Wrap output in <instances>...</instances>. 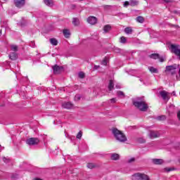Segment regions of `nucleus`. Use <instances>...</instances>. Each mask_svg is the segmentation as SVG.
Returning a JSON list of instances; mask_svg holds the SVG:
<instances>
[{
  "mask_svg": "<svg viewBox=\"0 0 180 180\" xmlns=\"http://www.w3.org/2000/svg\"><path fill=\"white\" fill-rule=\"evenodd\" d=\"M173 94L175 95V93L173 92Z\"/></svg>",
  "mask_w": 180,
  "mask_h": 180,
  "instance_id": "3c124183",
  "label": "nucleus"
},
{
  "mask_svg": "<svg viewBox=\"0 0 180 180\" xmlns=\"http://www.w3.org/2000/svg\"><path fill=\"white\" fill-rule=\"evenodd\" d=\"M44 3L46 6H53L54 5V1H53V0H44Z\"/></svg>",
  "mask_w": 180,
  "mask_h": 180,
  "instance_id": "dca6fc26",
  "label": "nucleus"
},
{
  "mask_svg": "<svg viewBox=\"0 0 180 180\" xmlns=\"http://www.w3.org/2000/svg\"><path fill=\"white\" fill-rule=\"evenodd\" d=\"M130 6H137L139 5V1L137 0H130L129 1Z\"/></svg>",
  "mask_w": 180,
  "mask_h": 180,
  "instance_id": "aec40b11",
  "label": "nucleus"
},
{
  "mask_svg": "<svg viewBox=\"0 0 180 180\" xmlns=\"http://www.w3.org/2000/svg\"><path fill=\"white\" fill-rule=\"evenodd\" d=\"M177 117H178L179 120H180V111H179L177 113Z\"/></svg>",
  "mask_w": 180,
  "mask_h": 180,
  "instance_id": "c03bdc74",
  "label": "nucleus"
},
{
  "mask_svg": "<svg viewBox=\"0 0 180 180\" xmlns=\"http://www.w3.org/2000/svg\"><path fill=\"white\" fill-rule=\"evenodd\" d=\"M175 110V106L174 105H170L167 108V112L169 113H172Z\"/></svg>",
  "mask_w": 180,
  "mask_h": 180,
  "instance_id": "4be33fe9",
  "label": "nucleus"
},
{
  "mask_svg": "<svg viewBox=\"0 0 180 180\" xmlns=\"http://www.w3.org/2000/svg\"><path fill=\"white\" fill-rule=\"evenodd\" d=\"M72 24L74 26H79V19L75 18L72 20Z\"/></svg>",
  "mask_w": 180,
  "mask_h": 180,
  "instance_id": "5701e85b",
  "label": "nucleus"
},
{
  "mask_svg": "<svg viewBox=\"0 0 180 180\" xmlns=\"http://www.w3.org/2000/svg\"><path fill=\"white\" fill-rule=\"evenodd\" d=\"M150 58H153L154 60H157L159 59V61H160V63H164V61H165V58L164 57H160V55L157 54V53H153L151 54L150 56Z\"/></svg>",
  "mask_w": 180,
  "mask_h": 180,
  "instance_id": "0eeeda50",
  "label": "nucleus"
},
{
  "mask_svg": "<svg viewBox=\"0 0 180 180\" xmlns=\"http://www.w3.org/2000/svg\"><path fill=\"white\" fill-rule=\"evenodd\" d=\"M14 4L17 8H22L25 6V0H14Z\"/></svg>",
  "mask_w": 180,
  "mask_h": 180,
  "instance_id": "9d476101",
  "label": "nucleus"
},
{
  "mask_svg": "<svg viewBox=\"0 0 180 180\" xmlns=\"http://www.w3.org/2000/svg\"><path fill=\"white\" fill-rule=\"evenodd\" d=\"M9 58H10V60H13V61H15V60H16V58H18V54H16V53H15V52H13L11 53H10Z\"/></svg>",
  "mask_w": 180,
  "mask_h": 180,
  "instance_id": "f3484780",
  "label": "nucleus"
},
{
  "mask_svg": "<svg viewBox=\"0 0 180 180\" xmlns=\"http://www.w3.org/2000/svg\"><path fill=\"white\" fill-rule=\"evenodd\" d=\"M149 137L150 139H157V137H160V132L157 131H150L149 133Z\"/></svg>",
  "mask_w": 180,
  "mask_h": 180,
  "instance_id": "1a4fd4ad",
  "label": "nucleus"
},
{
  "mask_svg": "<svg viewBox=\"0 0 180 180\" xmlns=\"http://www.w3.org/2000/svg\"><path fill=\"white\" fill-rule=\"evenodd\" d=\"M112 131L113 136L115 137L117 141H120L121 143H124V141H127V138L126 137V135L123 134L121 131H119L116 128H113Z\"/></svg>",
  "mask_w": 180,
  "mask_h": 180,
  "instance_id": "f03ea898",
  "label": "nucleus"
},
{
  "mask_svg": "<svg viewBox=\"0 0 180 180\" xmlns=\"http://www.w3.org/2000/svg\"><path fill=\"white\" fill-rule=\"evenodd\" d=\"M63 35L66 39H68L70 36H71V33L70 32V30H63Z\"/></svg>",
  "mask_w": 180,
  "mask_h": 180,
  "instance_id": "6ab92c4d",
  "label": "nucleus"
},
{
  "mask_svg": "<svg viewBox=\"0 0 180 180\" xmlns=\"http://www.w3.org/2000/svg\"><path fill=\"white\" fill-rule=\"evenodd\" d=\"M169 50L175 56H177L179 59L180 60V46L178 44H170L168 46Z\"/></svg>",
  "mask_w": 180,
  "mask_h": 180,
  "instance_id": "7ed1b4c3",
  "label": "nucleus"
},
{
  "mask_svg": "<svg viewBox=\"0 0 180 180\" xmlns=\"http://www.w3.org/2000/svg\"><path fill=\"white\" fill-rule=\"evenodd\" d=\"M87 22L90 25H96V22H98V20L94 16H90L87 18Z\"/></svg>",
  "mask_w": 180,
  "mask_h": 180,
  "instance_id": "9b49d317",
  "label": "nucleus"
},
{
  "mask_svg": "<svg viewBox=\"0 0 180 180\" xmlns=\"http://www.w3.org/2000/svg\"><path fill=\"white\" fill-rule=\"evenodd\" d=\"M50 43L52 44V46H57L58 44V41L55 38L50 39Z\"/></svg>",
  "mask_w": 180,
  "mask_h": 180,
  "instance_id": "412c9836",
  "label": "nucleus"
},
{
  "mask_svg": "<svg viewBox=\"0 0 180 180\" xmlns=\"http://www.w3.org/2000/svg\"><path fill=\"white\" fill-rule=\"evenodd\" d=\"M148 70L152 74H158V70L154 67H149Z\"/></svg>",
  "mask_w": 180,
  "mask_h": 180,
  "instance_id": "a211bd4d",
  "label": "nucleus"
},
{
  "mask_svg": "<svg viewBox=\"0 0 180 180\" xmlns=\"http://www.w3.org/2000/svg\"><path fill=\"white\" fill-rule=\"evenodd\" d=\"M117 96L120 98H124V93L123 91H117Z\"/></svg>",
  "mask_w": 180,
  "mask_h": 180,
  "instance_id": "c756f323",
  "label": "nucleus"
},
{
  "mask_svg": "<svg viewBox=\"0 0 180 180\" xmlns=\"http://www.w3.org/2000/svg\"><path fill=\"white\" fill-rule=\"evenodd\" d=\"M4 1H8V0H4Z\"/></svg>",
  "mask_w": 180,
  "mask_h": 180,
  "instance_id": "603ef678",
  "label": "nucleus"
},
{
  "mask_svg": "<svg viewBox=\"0 0 180 180\" xmlns=\"http://www.w3.org/2000/svg\"><path fill=\"white\" fill-rule=\"evenodd\" d=\"M165 2H167V3H168V2H171V0H163Z\"/></svg>",
  "mask_w": 180,
  "mask_h": 180,
  "instance_id": "49530a36",
  "label": "nucleus"
},
{
  "mask_svg": "<svg viewBox=\"0 0 180 180\" xmlns=\"http://www.w3.org/2000/svg\"><path fill=\"white\" fill-rule=\"evenodd\" d=\"M165 171L166 172H171V171H172V168H171V167H166V168H165Z\"/></svg>",
  "mask_w": 180,
  "mask_h": 180,
  "instance_id": "58836bf2",
  "label": "nucleus"
},
{
  "mask_svg": "<svg viewBox=\"0 0 180 180\" xmlns=\"http://www.w3.org/2000/svg\"><path fill=\"white\" fill-rule=\"evenodd\" d=\"M133 103L134 107L137 108L141 112H146L147 109H148V104L146 103L144 98H138L134 101Z\"/></svg>",
  "mask_w": 180,
  "mask_h": 180,
  "instance_id": "f257e3e1",
  "label": "nucleus"
},
{
  "mask_svg": "<svg viewBox=\"0 0 180 180\" xmlns=\"http://www.w3.org/2000/svg\"><path fill=\"white\" fill-rule=\"evenodd\" d=\"M11 48L13 51H18V46L16 45H11Z\"/></svg>",
  "mask_w": 180,
  "mask_h": 180,
  "instance_id": "c85d7f7f",
  "label": "nucleus"
},
{
  "mask_svg": "<svg viewBox=\"0 0 180 180\" xmlns=\"http://www.w3.org/2000/svg\"><path fill=\"white\" fill-rule=\"evenodd\" d=\"M53 70L54 74H60V72H63V71H64V68L63 67H60L57 65L53 67Z\"/></svg>",
  "mask_w": 180,
  "mask_h": 180,
  "instance_id": "6e6552de",
  "label": "nucleus"
},
{
  "mask_svg": "<svg viewBox=\"0 0 180 180\" xmlns=\"http://www.w3.org/2000/svg\"><path fill=\"white\" fill-rule=\"evenodd\" d=\"M110 101L111 103H116L117 100H116V98H111Z\"/></svg>",
  "mask_w": 180,
  "mask_h": 180,
  "instance_id": "79ce46f5",
  "label": "nucleus"
},
{
  "mask_svg": "<svg viewBox=\"0 0 180 180\" xmlns=\"http://www.w3.org/2000/svg\"><path fill=\"white\" fill-rule=\"evenodd\" d=\"M179 68V74H180V68L179 65L174 64L173 65H169L166 67V71L169 72H174L175 70H178Z\"/></svg>",
  "mask_w": 180,
  "mask_h": 180,
  "instance_id": "20e7f679",
  "label": "nucleus"
},
{
  "mask_svg": "<svg viewBox=\"0 0 180 180\" xmlns=\"http://www.w3.org/2000/svg\"><path fill=\"white\" fill-rule=\"evenodd\" d=\"M79 99H81V96L79 95H76L75 96V101H79Z\"/></svg>",
  "mask_w": 180,
  "mask_h": 180,
  "instance_id": "ea45409f",
  "label": "nucleus"
},
{
  "mask_svg": "<svg viewBox=\"0 0 180 180\" xmlns=\"http://www.w3.org/2000/svg\"><path fill=\"white\" fill-rule=\"evenodd\" d=\"M81 137H82V131H79V133L77 135V139H81Z\"/></svg>",
  "mask_w": 180,
  "mask_h": 180,
  "instance_id": "c9c22d12",
  "label": "nucleus"
},
{
  "mask_svg": "<svg viewBox=\"0 0 180 180\" xmlns=\"http://www.w3.org/2000/svg\"><path fill=\"white\" fill-rule=\"evenodd\" d=\"M106 64H108V58H104L103 60L102 61V65H106Z\"/></svg>",
  "mask_w": 180,
  "mask_h": 180,
  "instance_id": "e433bc0d",
  "label": "nucleus"
},
{
  "mask_svg": "<svg viewBox=\"0 0 180 180\" xmlns=\"http://www.w3.org/2000/svg\"><path fill=\"white\" fill-rule=\"evenodd\" d=\"M165 119H167V117L165 115L158 117V120H165Z\"/></svg>",
  "mask_w": 180,
  "mask_h": 180,
  "instance_id": "2f4dec72",
  "label": "nucleus"
},
{
  "mask_svg": "<svg viewBox=\"0 0 180 180\" xmlns=\"http://www.w3.org/2000/svg\"><path fill=\"white\" fill-rule=\"evenodd\" d=\"M62 107L64 108V109H72V104L70 102L63 103Z\"/></svg>",
  "mask_w": 180,
  "mask_h": 180,
  "instance_id": "ddd939ff",
  "label": "nucleus"
},
{
  "mask_svg": "<svg viewBox=\"0 0 180 180\" xmlns=\"http://www.w3.org/2000/svg\"><path fill=\"white\" fill-rule=\"evenodd\" d=\"M134 161H136V159L134 158H131L127 160V162H129V164H131V162H134Z\"/></svg>",
  "mask_w": 180,
  "mask_h": 180,
  "instance_id": "473e14b6",
  "label": "nucleus"
},
{
  "mask_svg": "<svg viewBox=\"0 0 180 180\" xmlns=\"http://www.w3.org/2000/svg\"><path fill=\"white\" fill-rule=\"evenodd\" d=\"M40 141L37 138H30L27 139L26 143L28 146H36V144H39Z\"/></svg>",
  "mask_w": 180,
  "mask_h": 180,
  "instance_id": "423d86ee",
  "label": "nucleus"
},
{
  "mask_svg": "<svg viewBox=\"0 0 180 180\" xmlns=\"http://www.w3.org/2000/svg\"><path fill=\"white\" fill-rule=\"evenodd\" d=\"M124 32L127 33V34H130L131 32H133V30H131L130 27H127L124 29Z\"/></svg>",
  "mask_w": 180,
  "mask_h": 180,
  "instance_id": "cd10ccee",
  "label": "nucleus"
},
{
  "mask_svg": "<svg viewBox=\"0 0 180 180\" xmlns=\"http://www.w3.org/2000/svg\"><path fill=\"white\" fill-rule=\"evenodd\" d=\"M141 180H151V179H150V176H148V175L146 174H142Z\"/></svg>",
  "mask_w": 180,
  "mask_h": 180,
  "instance_id": "bb28decb",
  "label": "nucleus"
},
{
  "mask_svg": "<svg viewBox=\"0 0 180 180\" xmlns=\"http://www.w3.org/2000/svg\"><path fill=\"white\" fill-rule=\"evenodd\" d=\"M123 6L124 8H127V6H130V1L124 2Z\"/></svg>",
  "mask_w": 180,
  "mask_h": 180,
  "instance_id": "72a5a7b5",
  "label": "nucleus"
},
{
  "mask_svg": "<svg viewBox=\"0 0 180 180\" xmlns=\"http://www.w3.org/2000/svg\"><path fill=\"white\" fill-rule=\"evenodd\" d=\"M120 158V155L117 153H112L111 154V160L114 161H117Z\"/></svg>",
  "mask_w": 180,
  "mask_h": 180,
  "instance_id": "2eb2a0df",
  "label": "nucleus"
},
{
  "mask_svg": "<svg viewBox=\"0 0 180 180\" xmlns=\"http://www.w3.org/2000/svg\"><path fill=\"white\" fill-rule=\"evenodd\" d=\"M160 95L162 98V100L166 101L167 102H168V101H169V98H171V94L166 91H160Z\"/></svg>",
  "mask_w": 180,
  "mask_h": 180,
  "instance_id": "39448f33",
  "label": "nucleus"
},
{
  "mask_svg": "<svg viewBox=\"0 0 180 180\" xmlns=\"http://www.w3.org/2000/svg\"><path fill=\"white\" fill-rule=\"evenodd\" d=\"M153 164L156 165H161V164H164V160L162 159H153Z\"/></svg>",
  "mask_w": 180,
  "mask_h": 180,
  "instance_id": "4468645a",
  "label": "nucleus"
},
{
  "mask_svg": "<svg viewBox=\"0 0 180 180\" xmlns=\"http://www.w3.org/2000/svg\"><path fill=\"white\" fill-rule=\"evenodd\" d=\"M120 43L124 44L126 43V37H122L120 40Z\"/></svg>",
  "mask_w": 180,
  "mask_h": 180,
  "instance_id": "f704fd0d",
  "label": "nucleus"
},
{
  "mask_svg": "<svg viewBox=\"0 0 180 180\" xmlns=\"http://www.w3.org/2000/svg\"><path fill=\"white\" fill-rule=\"evenodd\" d=\"M136 22H138L139 23H143L144 22V18H143L142 16H138L136 18Z\"/></svg>",
  "mask_w": 180,
  "mask_h": 180,
  "instance_id": "393cba45",
  "label": "nucleus"
},
{
  "mask_svg": "<svg viewBox=\"0 0 180 180\" xmlns=\"http://www.w3.org/2000/svg\"><path fill=\"white\" fill-rule=\"evenodd\" d=\"M139 143H146V140L143 139H139Z\"/></svg>",
  "mask_w": 180,
  "mask_h": 180,
  "instance_id": "37998d69",
  "label": "nucleus"
},
{
  "mask_svg": "<svg viewBox=\"0 0 180 180\" xmlns=\"http://www.w3.org/2000/svg\"><path fill=\"white\" fill-rule=\"evenodd\" d=\"M2 34V30H0V36Z\"/></svg>",
  "mask_w": 180,
  "mask_h": 180,
  "instance_id": "09e8293b",
  "label": "nucleus"
},
{
  "mask_svg": "<svg viewBox=\"0 0 180 180\" xmlns=\"http://www.w3.org/2000/svg\"><path fill=\"white\" fill-rule=\"evenodd\" d=\"M142 174H141V173H136L131 176V179L132 180H141Z\"/></svg>",
  "mask_w": 180,
  "mask_h": 180,
  "instance_id": "f8f14e48",
  "label": "nucleus"
},
{
  "mask_svg": "<svg viewBox=\"0 0 180 180\" xmlns=\"http://www.w3.org/2000/svg\"><path fill=\"white\" fill-rule=\"evenodd\" d=\"M94 68H95V70H98V69L99 68V66L95 65V66H94Z\"/></svg>",
  "mask_w": 180,
  "mask_h": 180,
  "instance_id": "a18cd8bd",
  "label": "nucleus"
},
{
  "mask_svg": "<svg viewBox=\"0 0 180 180\" xmlns=\"http://www.w3.org/2000/svg\"><path fill=\"white\" fill-rule=\"evenodd\" d=\"M34 180H43V179H39V178H36V179H34Z\"/></svg>",
  "mask_w": 180,
  "mask_h": 180,
  "instance_id": "de8ad7c7",
  "label": "nucleus"
},
{
  "mask_svg": "<svg viewBox=\"0 0 180 180\" xmlns=\"http://www.w3.org/2000/svg\"><path fill=\"white\" fill-rule=\"evenodd\" d=\"M3 161H4V162H9V158H4Z\"/></svg>",
  "mask_w": 180,
  "mask_h": 180,
  "instance_id": "a19ab883",
  "label": "nucleus"
},
{
  "mask_svg": "<svg viewBox=\"0 0 180 180\" xmlns=\"http://www.w3.org/2000/svg\"><path fill=\"white\" fill-rule=\"evenodd\" d=\"M110 29H112V27L109 25H107L104 26L103 31L105 32V33H108V32H109V30H110Z\"/></svg>",
  "mask_w": 180,
  "mask_h": 180,
  "instance_id": "a878e982",
  "label": "nucleus"
},
{
  "mask_svg": "<svg viewBox=\"0 0 180 180\" xmlns=\"http://www.w3.org/2000/svg\"><path fill=\"white\" fill-rule=\"evenodd\" d=\"M116 88H120V86H116Z\"/></svg>",
  "mask_w": 180,
  "mask_h": 180,
  "instance_id": "8fccbe9b",
  "label": "nucleus"
},
{
  "mask_svg": "<svg viewBox=\"0 0 180 180\" xmlns=\"http://www.w3.org/2000/svg\"><path fill=\"white\" fill-rule=\"evenodd\" d=\"M115 86V82L113 80H110L108 86L109 91H112Z\"/></svg>",
  "mask_w": 180,
  "mask_h": 180,
  "instance_id": "b1692460",
  "label": "nucleus"
},
{
  "mask_svg": "<svg viewBox=\"0 0 180 180\" xmlns=\"http://www.w3.org/2000/svg\"><path fill=\"white\" fill-rule=\"evenodd\" d=\"M87 167L90 169H92V168H95V164H94V163H89V164H87Z\"/></svg>",
  "mask_w": 180,
  "mask_h": 180,
  "instance_id": "7c9ffc66",
  "label": "nucleus"
},
{
  "mask_svg": "<svg viewBox=\"0 0 180 180\" xmlns=\"http://www.w3.org/2000/svg\"><path fill=\"white\" fill-rule=\"evenodd\" d=\"M85 77V74L82 72H79V78H84Z\"/></svg>",
  "mask_w": 180,
  "mask_h": 180,
  "instance_id": "4c0bfd02",
  "label": "nucleus"
}]
</instances>
